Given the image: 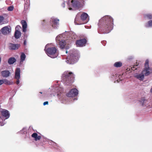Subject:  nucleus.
Returning <instances> with one entry per match:
<instances>
[{"label": "nucleus", "mask_w": 152, "mask_h": 152, "mask_svg": "<svg viewBox=\"0 0 152 152\" xmlns=\"http://www.w3.org/2000/svg\"><path fill=\"white\" fill-rule=\"evenodd\" d=\"M113 20L109 16H105L101 18L98 23L99 28L102 33L110 32L113 28Z\"/></svg>", "instance_id": "1"}, {"label": "nucleus", "mask_w": 152, "mask_h": 152, "mask_svg": "<svg viewBox=\"0 0 152 152\" xmlns=\"http://www.w3.org/2000/svg\"><path fill=\"white\" fill-rule=\"evenodd\" d=\"M73 73L68 71L64 72L61 76V81L66 85H70L74 82Z\"/></svg>", "instance_id": "2"}, {"label": "nucleus", "mask_w": 152, "mask_h": 152, "mask_svg": "<svg viewBox=\"0 0 152 152\" xmlns=\"http://www.w3.org/2000/svg\"><path fill=\"white\" fill-rule=\"evenodd\" d=\"M44 50L47 54L51 58H55L58 55L57 50L55 47H49L46 49L45 48Z\"/></svg>", "instance_id": "3"}, {"label": "nucleus", "mask_w": 152, "mask_h": 152, "mask_svg": "<svg viewBox=\"0 0 152 152\" xmlns=\"http://www.w3.org/2000/svg\"><path fill=\"white\" fill-rule=\"evenodd\" d=\"M72 7L75 8H79L83 7L84 4V0H72Z\"/></svg>", "instance_id": "4"}, {"label": "nucleus", "mask_w": 152, "mask_h": 152, "mask_svg": "<svg viewBox=\"0 0 152 152\" xmlns=\"http://www.w3.org/2000/svg\"><path fill=\"white\" fill-rule=\"evenodd\" d=\"M10 116V114L8 110L4 109H1L0 111V118L2 120H5L8 118Z\"/></svg>", "instance_id": "5"}, {"label": "nucleus", "mask_w": 152, "mask_h": 152, "mask_svg": "<svg viewBox=\"0 0 152 152\" xmlns=\"http://www.w3.org/2000/svg\"><path fill=\"white\" fill-rule=\"evenodd\" d=\"M66 61L69 64H73L77 61L76 57L72 54H70L67 57Z\"/></svg>", "instance_id": "6"}, {"label": "nucleus", "mask_w": 152, "mask_h": 152, "mask_svg": "<svg viewBox=\"0 0 152 152\" xmlns=\"http://www.w3.org/2000/svg\"><path fill=\"white\" fill-rule=\"evenodd\" d=\"M145 67L143 71V72L144 73L145 76H148L150 74L149 71L150 68L149 67V61L148 59L145 61Z\"/></svg>", "instance_id": "7"}, {"label": "nucleus", "mask_w": 152, "mask_h": 152, "mask_svg": "<svg viewBox=\"0 0 152 152\" xmlns=\"http://www.w3.org/2000/svg\"><path fill=\"white\" fill-rule=\"evenodd\" d=\"M10 27L7 26L2 28L0 30V34H2L4 35H6L10 33L11 31V29L10 28Z\"/></svg>", "instance_id": "8"}, {"label": "nucleus", "mask_w": 152, "mask_h": 152, "mask_svg": "<svg viewBox=\"0 0 152 152\" xmlns=\"http://www.w3.org/2000/svg\"><path fill=\"white\" fill-rule=\"evenodd\" d=\"M78 94V91L76 88L71 89L69 92L66 94L69 97H72L77 96Z\"/></svg>", "instance_id": "9"}, {"label": "nucleus", "mask_w": 152, "mask_h": 152, "mask_svg": "<svg viewBox=\"0 0 152 152\" xmlns=\"http://www.w3.org/2000/svg\"><path fill=\"white\" fill-rule=\"evenodd\" d=\"M86 42V40L84 38L77 40L76 44L78 46L82 47L85 45Z\"/></svg>", "instance_id": "10"}, {"label": "nucleus", "mask_w": 152, "mask_h": 152, "mask_svg": "<svg viewBox=\"0 0 152 152\" xmlns=\"http://www.w3.org/2000/svg\"><path fill=\"white\" fill-rule=\"evenodd\" d=\"M19 48V45L18 44H15L12 43H9L8 44V48L10 50H16L18 49Z\"/></svg>", "instance_id": "11"}, {"label": "nucleus", "mask_w": 152, "mask_h": 152, "mask_svg": "<svg viewBox=\"0 0 152 152\" xmlns=\"http://www.w3.org/2000/svg\"><path fill=\"white\" fill-rule=\"evenodd\" d=\"M21 23L22 26L23 31L24 32H26L27 27V24L26 21L25 20H23L21 21Z\"/></svg>", "instance_id": "12"}, {"label": "nucleus", "mask_w": 152, "mask_h": 152, "mask_svg": "<svg viewBox=\"0 0 152 152\" xmlns=\"http://www.w3.org/2000/svg\"><path fill=\"white\" fill-rule=\"evenodd\" d=\"M59 42L58 44L60 46V47L61 49H64L65 48L66 49L68 48H67V46H66V42L65 40H60V39L59 40Z\"/></svg>", "instance_id": "13"}, {"label": "nucleus", "mask_w": 152, "mask_h": 152, "mask_svg": "<svg viewBox=\"0 0 152 152\" xmlns=\"http://www.w3.org/2000/svg\"><path fill=\"white\" fill-rule=\"evenodd\" d=\"M1 76L3 77H9L10 75V72L8 70H4L1 72Z\"/></svg>", "instance_id": "14"}, {"label": "nucleus", "mask_w": 152, "mask_h": 152, "mask_svg": "<svg viewBox=\"0 0 152 152\" xmlns=\"http://www.w3.org/2000/svg\"><path fill=\"white\" fill-rule=\"evenodd\" d=\"M15 78L17 79L16 84H18L19 83V68H17L16 70Z\"/></svg>", "instance_id": "15"}, {"label": "nucleus", "mask_w": 152, "mask_h": 152, "mask_svg": "<svg viewBox=\"0 0 152 152\" xmlns=\"http://www.w3.org/2000/svg\"><path fill=\"white\" fill-rule=\"evenodd\" d=\"M59 20L57 19H52V26L53 28L56 27V26H57L59 24Z\"/></svg>", "instance_id": "16"}, {"label": "nucleus", "mask_w": 152, "mask_h": 152, "mask_svg": "<svg viewBox=\"0 0 152 152\" xmlns=\"http://www.w3.org/2000/svg\"><path fill=\"white\" fill-rule=\"evenodd\" d=\"M18 26H17L15 27V30L14 34V37L17 39L19 38V30L18 28Z\"/></svg>", "instance_id": "17"}, {"label": "nucleus", "mask_w": 152, "mask_h": 152, "mask_svg": "<svg viewBox=\"0 0 152 152\" xmlns=\"http://www.w3.org/2000/svg\"><path fill=\"white\" fill-rule=\"evenodd\" d=\"M32 137L35 139V140L37 141L39 140L41 138V137L40 136H38L37 134L36 133H34L31 135Z\"/></svg>", "instance_id": "18"}, {"label": "nucleus", "mask_w": 152, "mask_h": 152, "mask_svg": "<svg viewBox=\"0 0 152 152\" xmlns=\"http://www.w3.org/2000/svg\"><path fill=\"white\" fill-rule=\"evenodd\" d=\"M88 16V14L85 13H83L80 16L81 19L83 20H85Z\"/></svg>", "instance_id": "19"}, {"label": "nucleus", "mask_w": 152, "mask_h": 152, "mask_svg": "<svg viewBox=\"0 0 152 152\" xmlns=\"http://www.w3.org/2000/svg\"><path fill=\"white\" fill-rule=\"evenodd\" d=\"M16 61V59L14 57H11L10 58L8 61V63L10 64H13Z\"/></svg>", "instance_id": "20"}, {"label": "nucleus", "mask_w": 152, "mask_h": 152, "mask_svg": "<svg viewBox=\"0 0 152 152\" xmlns=\"http://www.w3.org/2000/svg\"><path fill=\"white\" fill-rule=\"evenodd\" d=\"M26 58V56L25 54L23 53H22L21 55L20 56V64H22V62L24 61L25 60Z\"/></svg>", "instance_id": "21"}, {"label": "nucleus", "mask_w": 152, "mask_h": 152, "mask_svg": "<svg viewBox=\"0 0 152 152\" xmlns=\"http://www.w3.org/2000/svg\"><path fill=\"white\" fill-rule=\"evenodd\" d=\"M4 83L6 85H12L13 82L10 80H8L6 79H3Z\"/></svg>", "instance_id": "22"}, {"label": "nucleus", "mask_w": 152, "mask_h": 152, "mask_svg": "<svg viewBox=\"0 0 152 152\" xmlns=\"http://www.w3.org/2000/svg\"><path fill=\"white\" fill-rule=\"evenodd\" d=\"M135 77L139 80H142L144 77L143 74L142 73L136 75Z\"/></svg>", "instance_id": "23"}, {"label": "nucleus", "mask_w": 152, "mask_h": 152, "mask_svg": "<svg viewBox=\"0 0 152 152\" xmlns=\"http://www.w3.org/2000/svg\"><path fill=\"white\" fill-rule=\"evenodd\" d=\"M122 66V64L121 61L116 62L114 64V66L116 67H120Z\"/></svg>", "instance_id": "24"}, {"label": "nucleus", "mask_w": 152, "mask_h": 152, "mask_svg": "<svg viewBox=\"0 0 152 152\" xmlns=\"http://www.w3.org/2000/svg\"><path fill=\"white\" fill-rule=\"evenodd\" d=\"M145 101H146V100L145 97L142 98L140 100V102L142 104V105H143L144 103L145 102Z\"/></svg>", "instance_id": "25"}, {"label": "nucleus", "mask_w": 152, "mask_h": 152, "mask_svg": "<svg viewBox=\"0 0 152 152\" xmlns=\"http://www.w3.org/2000/svg\"><path fill=\"white\" fill-rule=\"evenodd\" d=\"M138 65V63L136 62L135 64L134 65H133L131 67V69L133 71H134L135 70H136L137 69V68H135V66H137Z\"/></svg>", "instance_id": "26"}, {"label": "nucleus", "mask_w": 152, "mask_h": 152, "mask_svg": "<svg viewBox=\"0 0 152 152\" xmlns=\"http://www.w3.org/2000/svg\"><path fill=\"white\" fill-rule=\"evenodd\" d=\"M145 17L148 19H151L152 18V15L151 14H146L145 15Z\"/></svg>", "instance_id": "27"}, {"label": "nucleus", "mask_w": 152, "mask_h": 152, "mask_svg": "<svg viewBox=\"0 0 152 152\" xmlns=\"http://www.w3.org/2000/svg\"><path fill=\"white\" fill-rule=\"evenodd\" d=\"M14 7L12 5L9 7L7 8V10L9 11H12L13 10Z\"/></svg>", "instance_id": "28"}, {"label": "nucleus", "mask_w": 152, "mask_h": 152, "mask_svg": "<svg viewBox=\"0 0 152 152\" xmlns=\"http://www.w3.org/2000/svg\"><path fill=\"white\" fill-rule=\"evenodd\" d=\"M22 133L26 134L27 133L26 129V128L23 129L22 130L20 131Z\"/></svg>", "instance_id": "29"}, {"label": "nucleus", "mask_w": 152, "mask_h": 152, "mask_svg": "<svg viewBox=\"0 0 152 152\" xmlns=\"http://www.w3.org/2000/svg\"><path fill=\"white\" fill-rule=\"evenodd\" d=\"M148 24L149 26H152V20H151L148 21Z\"/></svg>", "instance_id": "30"}, {"label": "nucleus", "mask_w": 152, "mask_h": 152, "mask_svg": "<svg viewBox=\"0 0 152 152\" xmlns=\"http://www.w3.org/2000/svg\"><path fill=\"white\" fill-rule=\"evenodd\" d=\"M3 120L2 119L1 121L0 120V125L1 126H3L4 124V123L3 122Z\"/></svg>", "instance_id": "31"}, {"label": "nucleus", "mask_w": 152, "mask_h": 152, "mask_svg": "<svg viewBox=\"0 0 152 152\" xmlns=\"http://www.w3.org/2000/svg\"><path fill=\"white\" fill-rule=\"evenodd\" d=\"M4 18L2 16H0V23H1L4 20Z\"/></svg>", "instance_id": "32"}, {"label": "nucleus", "mask_w": 152, "mask_h": 152, "mask_svg": "<svg viewBox=\"0 0 152 152\" xmlns=\"http://www.w3.org/2000/svg\"><path fill=\"white\" fill-rule=\"evenodd\" d=\"M3 83V80H0V86Z\"/></svg>", "instance_id": "33"}, {"label": "nucleus", "mask_w": 152, "mask_h": 152, "mask_svg": "<svg viewBox=\"0 0 152 152\" xmlns=\"http://www.w3.org/2000/svg\"><path fill=\"white\" fill-rule=\"evenodd\" d=\"M43 105H45L46 104H48V101L45 102L43 103Z\"/></svg>", "instance_id": "34"}, {"label": "nucleus", "mask_w": 152, "mask_h": 152, "mask_svg": "<svg viewBox=\"0 0 152 152\" xmlns=\"http://www.w3.org/2000/svg\"><path fill=\"white\" fill-rule=\"evenodd\" d=\"M23 45H26V40H24V42H23Z\"/></svg>", "instance_id": "35"}, {"label": "nucleus", "mask_w": 152, "mask_h": 152, "mask_svg": "<svg viewBox=\"0 0 152 152\" xmlns=\"http://www.w3.org/2000/svg\"><path fill=\"white\" fill-rule=\"evenodd\" d=\"M62 6L63 7H65V3L64 2L62 4Z\"/></svg>", "instance_id": "36"}, {"label": "nucleus", "mask_w": 152, "mask_h": 152, "mask_svg": "<svg viewBox=\"0 0 152 152\" xmlns=\"http://www.w3.org/2000/svg\"><path fill=\"white\" fill-rule=\"evenodd\" d=\"M69 10H71L72 9V8L71 7H69Z\"/></svg>", "instance_id": "37"}, {"label": "nucleus", "mask_w": 152, "mask_h": 152, "mask_svg": "<svg viewBox=\"0 0 152 152\" xmlns=\"http://www.w3.org/2000/svg\"><path fill=\"white\" fill-rule=\"evenodd\" d=\"M59 37H56V39H58L59 38Z\"/></svg>", "instance_id": "38"}, {"label": "nucleus", "mask_w": 152, "mask_h": 152, "mask_svg": "<svg viewBox=\"0 0 152 152\" xmlns=\"http://www.w3.org/2000/svg\"><path fill=\"white\" fill-rule=\"evenodd\" d=\"M19 34H20V36H21V32L20 31Z\"/></svg>", "instance_id": "39"}, {"label": "nucleus", "mask_w": 152, "mask_h": 152, "mask_svg": "<svg viewBox=\"0 0 152 152\" xmlns=\"http://www.w3.org/2000/svg\"><path fill=\"white\" fill-rule=\"evenodd\" d=\"M66 53H67V50H66Z\"/></svg>", "instance_id": "40"}, {"label": "nucleus", "mask_w": 152, "mask_h": 152, "mask_svg": "<svg viewBox=\"0 0 152 152\" xmlns=\"http://www.w3.org/2000/svg\"><path fill=\"white\" fill-rule=\"evenodd\" d=\"M39 93H41V94H42V92H39Z\"/></svg>", "instance_id": "41"}, {"label": "nucleus", "mask_w": 152, "mask_h": 152, "mask_svg": "<svg viewBox=\"0 0 152 152\" xmlns=\"http://www.w3.org/2000/svg\"><path fill=\"white\" fill-rule=\"evenodd\" d=\"M19 27H20V28H21V27H20V26H19Z\"/></svg>", "instance_id": "42"}, {"label": "nucleus", "mask_w": 152, "mask_h": 152, "mask_svg": "<svg viewBox=\"0 0 152 152\" xmlns=\"http://www.w3.org/2000/svg\"><path fill=\"white\" fill-rule=\"evenodd\" d=\"M19 72H20V70L19 71Z\"/></svg>", "instance_id": "43"}]
</instances>
